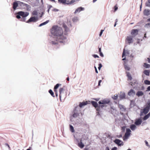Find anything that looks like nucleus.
I'll return each mask as SVG.
<instances>
[{
    "label": "nucleus",
    "mask_w": 150,
    "mask_h": 150,
    "mask_svg": "<svg viewBox=\"0 0 150 150\" xmlns=\"http://www.w3.org/2000/svg\"><path fill=\"white\" fill-rule=\"evenodd\" d=\"M142 121L141 118L137 119L136 120L135 122V124L136 125H139L141 124Z\"/></svg>",
    "instance_id": "obj_12"
},
{
    "label": "nucleus",
    "mask_w": 150,
    "mask_h": 150,
    "mask_svg": "<svg viewBox=\"0 0 150 150\" xmlns=\"http://www.w3.org/2000/svg\"><path fill=\"white\" fill-rule=\"evenodd\" d=\"M70 129L71 131L72 132H74V128L71 125H70Z\"/></svg>",
    "instance_id": "obj_30"
},
{
    "label": "nucleus",
    "mask_w": 150,
    "mask_h": 150,
    "mask_svg": "<svg viewBox=\"0 0 150 150\" xmlns=\"http://www.w3.org/2000/svg\"><path fill=\"white\" fill-rule=\"evenodd\" d=\"M117 147H114V148H112V149L111 150H117Z\"/></svg>",
    "instance_id": "obj_53"
},
{
    "label": "nucleus",
    "mask_w": 150,
    "mask_h": 150,
    "mask_svg": "<svg viewBox=\"0 0 150 150\" xmlns=\"http://www.w3.org/2000/svg\"><path fill=\"white\" fill-rule=\"evenodd\" d=\"M49 92L50 93V94L52 96H53V97H55L54 93L52 90L50 89L49 91Z\"/></svg>",
    "instance_id": "obj_31"
},
{
    "label": "nucleus",
    "mask_w": 150,
    "mask_h": 150,
    "mask_svg": "<svg viewBox=\"0 0 150 150\" xmlns=\"http://www.w3.org/2000/svg\"><path fill=\"white\" fill-rule=\"evenodd\" d=\"M146 6L150 7V2L147 1L145 3Z\"/></svg>",
    "instance_id": "obj_35"
},
{
    "label": "nucleus",
    "mask_w": 150,
    "mask_h": 150,
    "mask_svg": "<svg viewBox=\"0 0 150 150\" xmlns=\"http://www.w3.org/2000/svg\"><path fill=\"white\" fill-rule=\"evenodd\" d=\"M98 65L99 67H98V69L99 70H100V69L101 67H102V64L101 63H100Z\"/></svg>",
    "instance_id": "obj_44"
},
{
    "label": "nucleus",
    "mask_w": 150,
    "mask_h": 150,
    "mask_svg": "<svg viewBox=\"0 0 150 150\" xmlns=\"http://www.w3.org/2000/svg\"><path fill=\"white\" fill-rule=\"evenodd\" d=\"M54 91L55 92V94L56 95V96L57 97L58 96V94H57V89H54Z\"/></svg>",
    "instance_id": "obj_42"
},
{
    "label": "nucleus",
    "mask_w": 150,
    "mask_h": 150,
    "mask_svg": "<svg viewBox=\"0 0 150 150\" xmlns=\"http://www.w3.org/2000/svg\"><path fill=\"white\" fill-rule=\"evenodd\" d=\"M131 131L129 129L127 128L126 129V132L125 134L124 137L126 139H127L130 136L131 134Z\"/></svg>",
    "instance_id": "obj_8"
},
{
    "label": "nucleus",
    "mask_w": 150,
    "mask_h": 150,
    "mask_svg": "<svg viewBox=\"0 0 150 150\" xmlns=\"http://www.w3.org/2000/svg\"><path fill=\"white\" fill-rule=\"evenodd\" d=\"M18 4L17 2H14L13 3V7L14 9H16V7L18 6Z\"/></svg>",
    "instance_id": "obj_28"
},
{
    "label": "nucleus",
    "mask_w": 150,
    "mask_h": 150,
    "mask_svg": "<svg viewBox=\"0 0 150 150\" xmlns=\"http://www.w3.org/2000/svg\"><path fill=\"white\" fill-rule=\"evenodd\" d=\"M114 142L119 146H121L123 145V143L122 141L119 139H116L114 141Z\"/></svg>",
    "instance_id": "obj_11"
},
{
    "label": "nucleus",
    "mask_w": 150,
    "mask_h": 150,
    "mask_svg": "<svg viewBox=\"0 0 150 150\" xmlns=\"http://www.w3.org/2000/svg\"><path fill=\"white\" fill-rule=\"evenodd\" d=\"M128 94L130 96H134L135 94V92L132 89L128 92Z\"/></svg>",
    "instance_id": "obj_14"
},
{
    "label": "nucleus",
    "mask_w": 150,
    "mask_h": 150,
    "mask_svg": "<svg viewBox=\"0 0 150 150\" xmlns=\"http://www.w3.org/2000/svg\"><path fill=\"white\" fill-rule=\"evenodd\" d=\"M143 13L144 15L148 16L150 14V10H144Z\"/></svg>",
    "instance_id": "obj_18"
},
{
    "label": "nucleus",
    "mask_w": 150,
    "mask_h": 150,
    "mask_svg": "<svg viewBox=\"0 0 150 150\" xmlns=\"http://www.w3.org/2000/svg\"><path fill=\"white\" fill-rule=\"evenodd\" d=\"M145 27L148 28V27H150V23H148L146 24L145 26Z\"/></svg>",
    "instance_id": "obj_40"
},
{
    "label": "nucleus",
    "mask_w": 150,
    "mask_h": 150,
    "mask_svg": "<svg viewBox=\"0 0 150 150\" xmlns=\"http://www.w3.org/2000/svg\"><path fill=\"white\" fill-rule=\"evenodd\" d=\"M125 68V70H127V71H129L130 70V68L127 65H125L124 66Z\"/></svg>",
    "instance_id": "obj_37"
},
{
    "label": "nucleus",
    "mask_w": 150,
    "mask_h": 150,
    "mask_svg": "<svg viewBox=\"0 0 150 150\" xmlns=\"http://www.w3.org/2000/svg\"><path fill=\"white\" fill-rule=\"evenodd\" d=\"M43 14V13L42 12L40 13L39 10H35L32 12V15L33 16H36L35 17H37L38 18L39 17L41 18Z\"/></svg>",
    "instance_id": "obj_4"
},
{
    "label": "nucleus",
    "mask_w": 150,
    "mask_h": 150,
    "mask_svg": "<svg viewBox=\"0 0 150 150\" xmlns=\"http://www.w3.org/2000/svg\"><path fill=\"white\" fill-rule=\"evenodd\" d=\"M139 30L138 29H133L132 30L131 34L133 36H135L138 33Z\"/></svg>",
    "instance_id": "obj_10"
},
{
    "label": "nucleus",
    "mask_w": 150,
    "mask_h": 150,
    "mask_svg": "<svg viewBox=\"0 0 150 150\" xmlns=\"http://www.w3.org/2000/svg\"><path fill=\"white\" fill-rule=\"evenodd\" d=\"M65 29L64 35L63 34L62 28L57 25H54L52 27L51 32L53 35L57 37V40L60 42H63L67 38V32L69 30L68 28L65 25H63Z\"/></svg>",
    "instance_id": "obj_1"
},
{
    "label": "nucleus",
    "mask_w": 150,
    "mask_h": 150,
    "mask_svg": "<svg viewBox=\"0 0 150 150\" xmlns=\"http://www.w3.org/2000/svg\"><path fill=\"white\" fill-rule=\"evenodd\" d=\"M144 37L145 38H146V34L145 33L144 35Z\"/></svg>",
    "instance_id": "obj_62"
},
{
    "label": "nucleus",
    "mask_w": 150,
    "mask_h": 150,
    "mask_svg": "<svg viewBox=\"0 0 150 150\" xmlns=\"http://www.w3.org/2000/svg\"><path fill=\"white\" fill-rule=\"evenodd\" d=\"M38 18L37 17H31L27 21V23H29L30 22H35L38 20Z\"/></svg>",
    "instance_id": "obj_6"
},
{
    "label": "nucleus",
    "mask_w": 150,
    "mask_h": 150,
    "mask_svg": "<svg viewBox=\"0 0 150 150\" xmlns=\"http://www.w3.org/2000/svg\"><path fill=\"white\" fill-rule=\"evenodd\" d=\"M147 59L148 62L150 63V58H148Z\"/></svg>",
    "instance_id": "obj_56"
},
{
    "label": "nucleus",
    "mask_w": 150,
    "mask_h": 150,
    "mask_svg": "<svg viewBox=\"0 0 150 150\" xmlns=\"http://www.w3.org/2000/svg\"><path fill=\"white\" fill-rule=\"evenodd\" d=\"M101 82H102L101 80H100L99 81L98 83V86H100V83Z\"/></svg>",
    "instance_id": "obj_51"
},
{
    "label": "nucleus",
    "mask_w": 150,
    "mask_h": 150,
    "mask_svg": "<svg viewBox=\"0 0 150 150\" xmlns=\"http://www.w3.org/2000/svg\"><path fill=\"white\" fill-rule=\"evenodd\" d=\"M88 139V138L87 136V135L84 134L83 135L81 139H82V141L84 140H87Z\"/></svg>",
    "instance_id": "obj_24"
},
{
    "label": "nucleus",
    "mask_w": 150,
    "mask_h": 150,
    "mask_svg": "<svg viewBox=\"0 0 150 150\" xmlns=\"http://www.w3.org/2000/svg\"><path fill=\"white\" fill-rule=\"evenodd\" d=\"M100 106H98V107H97L96 108V110L98 111V112H97V113H99V111H100Z\"/></svg>",
    "instance_id": "obj_41"
},
{
    "label": "nucleus",
    "mask_w": 150,
    "mask_h": 150,
    "mask_svg": "<svg viewBox=\"0 0 150 150\" xmlns=\"http://www.w3.org/2000/svg\"><path fill=\"white\" fill-rule=\"evenodd\" d=\"M22 5L25 6L26 7V8H26L27 9H28L30 8V6L29 5L27 4H25L23 3H21V6Z\"/></svg>",
    "instance_id": "obj_25"
},
{
    "label": "nucleus",
    "mask_w": 150,
    "mask_h": 150,
    "mask_svg": "<svg viewBox=\"0 0 150 150\" xmlns=\"http://www.w3.org/2000/svg\"><path fill=\"white\" fill-rule=\"evenodd\" d=\"M136 128V126L134 125H130V128L133 131Z\"/></svg>",
    "instance_id": "obj_29"
},
{
    "label": "nucleus",
    "mask_w": 150,
    "mask_h": 150,
    "mask_svg": "<svg viewBox=\"0 0 150 150\" xmlns=\"http://www.w3.org/2000/svg\"><path fill=\"white\" fill-rule=\"evenodd\" d=\"M72 21L74 22H76L78 20V18L77 17H74L72 19Z\"/></svg>",
    "instance_id": "obj_36"
},
{
    "label": "nucleus",
    "mask_w": 150,
    "mask_h": 150,
    "mask_svg": "<svg viewBox=\"0 0 150 150\" xmlns=\"http://www.w3.org/2000/svg\"><path fill=\"white\" fill-rule=\"evenodd\" d=\"M126 41L129 44L132 43L133 42L132 37V36H127L126 39Z\"/></svg>",
    "instance_id": "obj_9"
},
{
    "label": "nucleus",
    "mask_w": 150,
    "mask_h": 150,
    "mask_svg": "<svg viewBox=\"0 0 150 150\" xmlns=\"http://www.w3.org/2000/svg\"><path fill=\"white\" fill-rule=\"evenodd\" d=\"M150 71L149 70H145L144 71L143 73L147 76H149Z\"/></svg>",
    "instance_id": "obj_22"
},
{
    "label": "nucleus",
    "mask_w": 150,
    "mask_h": 150,
    "mask_svg": "<svg viewBox=\"0 0 150 150\" xmlns=\"http://www.w3.org/2000/svg\"><path fill=\"white\" fill-rule=\"evenodd\" d=\"M100 56L101 57H103L104 56V55L102 52H100Z\"/></svg>",
    "instance_id": "obj_50"
},
{
    "label": "nucleus",
    "mask_w": 150,
    "mask_h": 150,
    "mask_svg": "<svg viewBox=\"0 0 150 150\" xmlns=\"http://www.w3.org/2000/svg\"><path fill=\"white\" fill-rule=\"evenodd\" d=\"M125 56V49H124L122 54V57L123 58L124 56Z\"/></svg>",
    "instance_id": "obj_43"
},
{
    "label": "nucleus",
    "mask_w": 150,
    "mask_h": 150,
    "mask_svg": "<svg viewBox=\"0 0 150 150\" xmlns=\"http://www.w3.org/2000/svg\"><path fill=\"white\" fill-rule=\"evenodd\" d=\"M91 103L94 107H95V108H96L97 107H98V105L97 103L95 101H91Z\"/></svg>",
    "instance_id": "obj_20"
},
{
    "label": "nucleus",
    "mask_w": 150,
    "mask_h": 150,
    "mask_svg": "<svg viewBox=\"0 0 150 150\" xmlns=\"http://www.w3.org/2000/svg\"><path fill=\"white\" fill-rule=\"evenodd\" d=\"M98 48H99V52H101V48L100 47H98Z\"/></svg>",
    "instance_id": "obj_55"
},
{
    "label": "nucleus",
    "mask_w": 150,
    "mask_h": 150,
    "mask_svg": "<svg viewBox=\"0 0 150 150\" xmlns=\"http://www.w3.org/2000/svg\"><path fill=\"white\" fill-rule=\"evenodd\" d=\"M82 139H81L80 142L78 143V146L81 148H83L84 146V145L82 143Z\"/></svg>",
    "instance_id": "obj_16"
},
{
    "label": "nucleus",
    "mask_w": 150,
    "mask_h": 150,
    "mask_svg": "<svg viewBox=\"0 0 150 150\" xmlns=\"http://www.w3.org/2000/svg\"><path fill=\"white\" fill-rule=\"evenodd\" d=\"M5 145L6 146H7L8 147V148L9 149H10V146H9V145L8 144H7V143H6V144H5Z\"/></svg>",
    "instance_id": "obj_49"
},
{
    "label": "nucleus",
    "mask_w": 150,
    "mask_h": 150,
    "mask_svg": "<svg viewBox=\"0 0 150 150\" xmlns=\"http://www.w3.org/2000/svg\"><path fill=\"white\" fill-rule=\"evenodd\" d=\"M105 150H110L108 147H107L106 148Z\"/></svg>",
    "instance_id": "obj_60"
},
{
    "label": "nucleus",
    "mask_w": 150,
    "mask_h": 150,
    "mask_svg": "<svg viewBox=\"0 0 150 150\" xmlns=\"http://www.w3.org/2000/svg\"><path fill=\"white\" fill-rule=\"evenodd\" d=\"M144 83L146 85H150V81L148 80H145L144 81Z\"/></svg>",
    "instance_id": "obj_34"
},
{
    "label": "nucleus",
    "mask_w": 150,
    "mask_h": 150,
    "mask_svg": "<svg viewBox=\"0 0 150 150\" xmlns=\"http://www.w3.org/2000/svg\"><path fill=\"white\" fill-rule=\"evenodd\" d=\"M104 31V30H101V31H100V34H99L100 36L101 35H102V34L103 33V32Z\"/></svg>",
    "instance_id": "obj_46"
},
{
    "label": "nucleus",
    "mask_w": 150,
    "mask_h": 150,
    "mask_svg": "<svg viewBox=\"0 0 150 150\" xmlns=\"http://www.w3.org/2000/svg\"><path fill=\"white\" fill-rule=\"evenodd\" d=\"M48 7L49 8V9L52 7V6L51 5H49L48 6Z\"/></svg>",
    "instance_id": "obj_58"
},
{
    "label": "nucleus",
    "mask_w": 150,
    "mask_h": 150,
    "mask_svg": "<svg viewBox=\"0 0 150 150\" xmlns=\"http://www.w3.org/2000/svg\"><path fill=\"white\" fill-rule=\"evenodd\" d=\"M136 95L137 96H139L143 95V93L142 91H138L137 92Z\"/></svg>",
    "instance_id": "obj_27"
},
{
    "label": "nucleus",
    "mask_w": 150,
    "mask_h": 150,
    "mask_svg": "<svg viewBox=\"0 0 150 150\" xmlns=\"http://www.w3.org/2000/svg\"><path fill=\"white\" fill-rule=\"evenodd\" d=\"M17 15L16 16V17L18 19H20L21 18V16L22 17L21 18V21H25V18L28 16L29 13L28 12H24L23 11H19L17 13Z\"/></svg>",
    "instance_id": "obj_2"
},
{
    "label": "nucleus",
    "mask_w": 150,
    "mask_h": 150,
    "mask_svg": "<svg viewBox=\"0 0 150 150\" xmlns=\"http://www.w3.org/2000/svg\"><path fill=\"white\" fill-rule=\"evenodd\" d=\"M150 116V112L147 115H146L143 118V119L144 120H146L148 118H149V117Z\"/></svg>",
    "instance_id": "obj_26"
},
{
    "label": "nucleus",
    "mask_w": 150,
    "mask_h": 150,
    "mask_svg": "<svg viewBox=\"0 0 150 150\" xmlns=\"http://www.w3.org/2000/svg\"><path fill=\"white\" fill-rule=\"evenodd\" d=\"M125 94L124 93L120 94L119 96V97L121 99L125 98Z\"/></svg>",
    "instance_id": "obj_23"
},
{
    "label": "nucleus",
    "mask_w": 150,
    "mask_h": 150,
    "mask_svg": "<svg viewBox=\"0 0 150 150\" xmlns=\"http://www.w3.org/2000/svg\"><path fill=\"white\" fill-rule=\"evenodd\" d=\"M77 107H76L73 111L72 116L74 118H76L79 115V113L78 110H76Z\"/></svg>",
    "instance_id": "obj_7"
},
{
    "label": "nucleus",
    "mask_w": 150,
    "mask_h": 150,
    "mask_svg": "<svg viewBox=\"0 0 150 150\" xmlns=\"http://www.w3.org/2000/svg\"><path fill=\"white\" fill-rule=\"evenodd\" d=\"M75 0H72L70 1L67 0H58V1L61 3L66 4H72L75 2Z\"/></svg>",
    "instance_id": "obj_5"
},
{
    "label": "nucleus",
    "mask_w": 150,
    "mask_h": 150,
    "mask_svg": "<svg viewBox=\"0 0 150 150\" xmlns=\"http://www.w3.org/2000/svg\"><path fill=\"white\" fill-rule=\"evenodd\" d=\"M99 106H100V107H101L102 108H103L104 107V105H100Z\"/></svg>",
    "instance_id": "obj_61"
},
{
    "label": "nucleus",
    "mask_w": 150,
    "mask_h": 150,
    "mask_svg": "<svg viewBox=\"0 0 150 150\" xmlns=\"http://www.w3.org/2000/svg\"><path fill=\"white\" fill-rule=\"evenodd\" d=\"M145 143L146 144V146H149L148 143L146 140L145 141Z\"/></svg>",
    "instance_id": "obj_48"
},
{
    "label": "nucleus",
    "mask_w": 150,
    "mask_h": 150,
    "mask_svg": "<svg viewBox=\"0 0 150 150\" xmlns=\"http://www.w3.org/2000/svg\"><path fill=\"white\" fill-rule=\"evenodd\" d=\"M110 102V101L109 100H102L100 101H99L98 102V103L99 104H108Z\"/></svg>",
    "instance_id": "obj_13"
},
{
    "label": "nucleus",
    "mask_w": 150,
    "mask_h": 150,
    "mask_svg": "<svg viewBox=\"0 0 150 150\" xmlns=\"http://www.w3.org/2000/svg\"><path fill=\"white\" fill-rule=\"evenodd\" d=\"M61 85V84H57L54 87V89H57L59 86Z\"/></svg>",
    "instance_id": "obj_38"
},
{
    "label": "nucleus",
    "mask_w": 150,
    "mask_h": 150,
    "mask_svg": "<svg viewBox=\"0 0 150 150\" xmlns=\"http://www.w3.org/2000/svg\"><path fill=\"white\" fill-rule=\"evenodd\" d=\"M64 90V88L63 87L60 88L59 90V96L60 99H61V97L62 96V93H63V91Z\"/></svg>",
    "instance_id": "obj_15"
},
{
    "label": "nucleus",
    "mask_w": 150,
    "mask_h": 150,
    "mask_svg": "<svg viewBox=\"0 0 150 150\" xmlns=\"http://www.w3.org/2000/svg\"><path fill=\"white\" fill-rule=\"evenodd\" d=\"M150 109V101L147 103L146 106L142 110L141 112L142 113L146 114L147 113Z\"/></svg>",
    "instance_id": "obj_3"
},
{
    "label": "nucleus",
    "mask_w": 150,
    "mask_h": 150,
    "mask_svg": "<svg viewBox=\"0 0 150 150\" xmlns=\"http://www.w3.org/2000/svg\"><path fill=\"white\" fill-rule=\"evenodd\" d=\"M84 150H89L88 148H85L84 149Z\"/></svg>",
    "instance_id": "obj_64"
},
{
    "label": "nucleus",
    "mask_w": 150,
    "mask_h": 150,
    "mask_svg": "<svg viewBox=\"0 0 150 150\" xmlns=\"http://www.w3.org/2000/svg\"><path fill=\"white\" fill-rule=\"evenodd\" d=\"M147 21L150 22V18L147 20Z\"/></svg>",
    "instance_id": "obj_63"
},
{
    "label": "nucleus",
    "mask_w": 150,
    "mask_h": 150,
    "mask_svg": "<svg viewBox=\"0 0 150 150\" xmlns=\"http://www.w3.org/2000/svg\"><path fill=\"white\" fill-rule=\"evenodd\" d=\"M116 22H115V25H114V27H115V26H116V23H117V19H116Z\"/></svg>",
    "instance_id": "obj_59"
},
{
    "label": "nucleus",
    "mask_w": 150,
    "mask_h": 150,
    "mask_svg": "<svg viewBox=\"0 0 150 150\" xmlns=\"http://www.w3.org/2000/svg\"><path fill=\"white\" fill-rule=\"evenodd\" d=\"M84 9V8L82 7H79L77 9H78V10H79V9Z\"/></svg>",
    "instance_id": "obj_52"
},
{
    "label": "nucleus",
    "mask_w": 150,
    "mask_h": 150,
    "mask_svg": "<svg viewBox=\"0 0 150 150\" xmlns=\"http://www.w3.org/2000/svg\"><path fill=\"white\" fill-rule=\"evenodd\" d=\"M125 128L126 127L125 126L122 127L121 128V129L122 131L123 132H124L125 131Z\"/></svg>",
    "instance_id": "obj_45"
},
{
    "label": "nucleus",
    "mask_w": 150,
    "mask_h": 150,
    "mask_svg": "<svg viewBox=\"0 0 150 150\" xmlns=\"http://www.w3.org/2000/svg\"><path fill=\"white\" fill-rule=\"evenodd\" d=\"M118 107L122 111H125L126 110V109L125 108H124V106L121 105V104H118Z\"/></svg>",
    "instance_id": "obj_19"
},
{
    "label": "nucleus",
    "mask_w": 150,
    "mask_h": 150,
    "mask_svg": "<svg viewBox=\"0 0 150 150\" xmlns=\"http://www.w3.org/2000/svg\"><path fill=\"white\" fill-rule=\"evenodd\" d=\"M147 89L148 91H150V86L148 87Z\"/></svg>",
    "instance_id": "obj_57"
},
{
    "label": "nucleus",
    "mask_w": 150,
    "mask_h": 150,
    "mask_svg": "<svg viewBox=\"0 0 150 150\" xmlns=\"http://www.w3.org/2000/svg\"><path fill=\"white\" fill-rule=\"evenodd\" d=\"M118 9L117 7V5H115L114 7V9L116 10V9Z\"/></svg>",
    "instance_id": "obj_54"
},
{
    "label": "nucleus",
    "mask_w": 150,
    "mask_h": 150,
    "mask_svg": "<svg viewBox=\"0 0 150 150\" xmlns=\"http://www.w3.org/2000/svg\"><path fill=\"white\" fill-rule=\"evenodd\" d=\"M87 103H88L87 101L85 102H83L81 103L80 102L79 104V106L80 108H81L83 106L86 105L87 104Z\"/></svg>",
    "instance_id": "obj_17"
},
{
    "label": "nucleus",
    "mask_w": 150,
    "mask_h": 150,
    "mask_svg": "<svg viewBox=\"0 0 150 150\" xmlns=\"http://www.w3.org/2000/svg\"><path fill=\"white\" fill-rule=\"evenodd\" d=\"M126 74L127 76L128 77V80H131L132 79V78L129 73V72H126Z\"/></svg>",
    "instance_id": "obj_21"
},
{
    "label": "nucleus",
    "mask_w": 150,
    "mask_h": 150,
    "mask_svg": "<svg viewBox=\"0 0 150 150\" xmlns=\"http://www.w3.org/2000/svg\"><path fill=\"white\" fill-rule=\"evenodd\" d=\"M117 94H115L114 95V96L113 97H112V98L114 100H116L117 98Z\"/></svg>",
    "instance_id": "obj_39"
},
{
    "label": "nucleus",
    "mask_w": 150,
    "mask_h": 150,
    "mask_svg": "<svg viewBox=\"0 0 150 150\" xmlns=\"http://www.w3.org/2000/svg\"><path fill=\"white\" fill-rule=\"evenodd\" d=\"M93 56L95 58H98L99 57V56L97 55H96V54H93Z\"/></svg>",
    "instance_id": "obj_47"
},
{
    "label": "nucleus",
    "mask_w": 150,
    "mask_h": 150,
    "mask_svg": "<svg viewBox=\"0 0 150 150\" xmlns=\"http://www.w3.org/2000/svg\"><path fill=\"white\" fill-rule=\"evenodd\" d=\"M144 66L146 68H148L150 67V65L144 63Z\"/></svg>",
    "instance_id": "obj_33"
},
{
    "label": "nucleus",
    "mask_w": 150,
    "mask_h": 150,
    "mask_svg": "<svg viewBox=\"0 0 150 150\" xmlns=\"http://www.w3.org/2000/svg\"><path fill=\"white\" fill-rule=\"evenodd\" d=\"M49 22V20H47V21H46L40 24L39 25V26H41L42 25H45L47 23Z\"/></svg>",
    "instance_id": "obj_32"
}]
</instances>
